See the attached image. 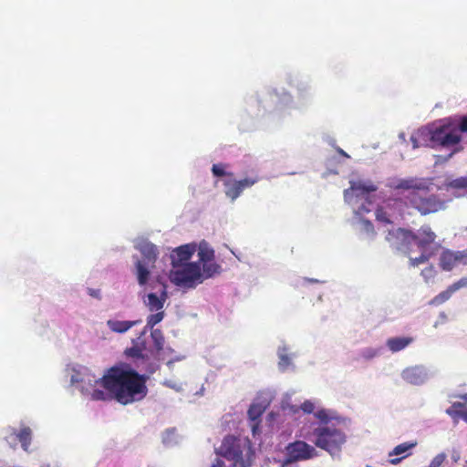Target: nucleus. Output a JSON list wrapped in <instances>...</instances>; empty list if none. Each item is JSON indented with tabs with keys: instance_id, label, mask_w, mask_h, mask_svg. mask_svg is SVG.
I'll list each match as a JSON object with an SVG mask.
<instances>
[{
	"instance_id": "12",
	"label": "nucleus",
	"mask_w": 467,
	"mask_h": 467,
	"mask_svg": "<svg viewBox=\"0 0 467 467\" xmlns=\"http://www.w3.org/2000/svg\"><path fill=\"white\" fill-rule=\"evenodd\" d=\"M417 441H409L398 444L389 452V462L392 465H397L405 458L412 454L413 450L417 447Z\"/></svg>"
},
{
	"instance_id": "28",
	"label": "nucleus",
	"mask_w": 467,
	"mask_h": 467,
	"mask_svg": "<svg viewBox=\"0 0 467 467\" xmlns=\"http://www.w3.org/2000/svg\"><path fill=\"white\" fill-rule=\"evenodd\" d=\"M199 259L203 264L211 262L214 257V251L206 245H201L198 252Z\"/></svg>"
},
{
	"instance_id": "1",
	"label": "nucleus",
	"mask_w": 467,
	"mask_h": 467,
	"mask_svg": "<svg viewBox=\"0 0 467 467\" xmlns=\"http://www.w3.org/2000/svg\"><path fill=\"white\" fill-rule=\"evenodd\" d=\"M147 379L145 375L139 374L127 364L116 365L95 381L100 383L105 390L93 389L90 397L93 400L114 399L122 405H128L146 397Z\"/></svg>"
},
{
	"instance_id": "42",
	"label": "nucleus",
	"mask_w": 467,
	"mask_h": 467,
	"mask_svg": "<svg viewBox=\"0 0 467 467\" xmlns=\"http://www.w3.org/2000/svg\"><path fill=\"white\" fill-rule=\"evenodd\" d=\"M451 285L455 292L461 288L467 287V276L462 277L461 279L454 282Z\"/></svg>"
},
{
	"instance_id": "47",
	"label": "nucleus",
	"mask_w": 467,
	"mask_h": 467,
	"mask_svg": "<svg viewBox=\"0 0 467 467\" xmlns=\"http://www.w3.org/2000/svg\"><path fill=\"white\" fill-rule=\"evenodd\" d=\"M434 274H435V271H434L433 266L426 267L421 272V275L424 276L425 279L433 277Z\"/></svg>"
},
{
	"instance_id": "21",
	"label": "nucleus",
	"mask_w": 467,
	"mask_h": 467,
	"mask_svg": "<svg viewBox=\"0 0 467 467\" xmlns=\"http://www.w3.org/2000/svg\"><path fill=\"white\" fill-rule=\"evenodd\" d=\"M148 265L140 260L136 262V275L140 285H146L149 280L150 273L148 269Z\"/></svg>"
},
{
	"instance_id": "37",
	"label": "nucleus",
	"mask_w": 467,
	"mask_h": 467,
	"mask_svg": "<svg viewBox=\"0 0 467 467\" xmlns=\"http://www.w3.org/2000/svg\"><path fill=\"white\" fill-rule=\"evenodd\" d=\"M145 333H146V330H143L140 333V335L135 340H133V342H132L133 346L139 347V348H140V350L143 353L146 350V340L144 338Z\"/></svg>"
},
{
	"instance_id": "45",
	"label": "nucleus",
	"mask_w": 467,
	"mask_h": 467,
	"mask_svg": "<svg viewBox=\"0 0 467 467\" xmlns=\"http://www.w3.org/2000/svg\"><path fill=\"white\" fill-rule=\"evenodd\" d=\"M462 150V147H459L457 149H455L453 151H451L450 154H448L447 156L443 157V156H437V161H436V163L438 162H445L447 161H449L452 155L458 151H460Z\"/></svg>"
},
{
	"instance_id": "49",
	"label": "nucleus",
	"mask_w": 467,
	"mask_h": 467,
	"mask_svg": "<svg viewBox=\"0 0 467 467\" xmlns=\"http://www.w3.org/2000/svg\"><path fill=\"white\" fill-rule=\"evenodd\" d=\"M89 295L93 297L99 298V290L89 289Z\"/></svg>"
},
{
	"instance_id": "48",
	"label": "nucleus",
	"mask_w": 467,
	"mask_h": 467,
	"mask_svg": "<svg viewBox=\"0 0 467 467\" xmlns=\"http://www.w3.org/2000/svg\"><path fill=\"white\" fill-rule=\"evenodd\" d=\"M363 225L368 233H370L372 235L375 234L374 226L371 222L366 220L363 222Z\"/></svg>"
},
{
	"instance_id": "11",
	"label": "nucleus",
	"mask_w": 467,
	"mask_h": 467,
	"mask_svg": "<svg viewBox=\"0 0 467 467\" xmlns=\"http://www.w3.org/2000/svg\"><path fill=\"white\" fill-rule=\"evenodd\" d=\"M160 285L161 288L158 293L150 292L143 297V303L150 312L162 310L168 299L167 285L163 283Z\"/></svg>"
},
{
	"instance_id": "16",
	"label": "nucleus",
	"mask_w": 467,
	"mask_h": 467,
	"mask_svg": "<svg viewBox=\"0 0 467 467\" xmlns=\"http://www.w3.org/2000/svg\"><path fill=\"white\" fill-rule=\"evenodd\" d=\"M401 376L406 382L413 385L421 384L425 379L422 368L419 367L407 368L402 371Z\"/></svg>"
},
{
	"instance_id": "31",
	"label": "nucleus",
	"mask_w": 467,
	"mask_h": 467,
	"mask_svg": "<svg viewBox=\"0 0 467 467\" xmlns=\"http://www.w3.org/2000/svg\"><path fill=\"white\" fill-rule=\"evenodd\" d=\"M467 408L464 403L454 402L449 409L446 410V413L451 417H458Z\"/></svg>"
},
{
	"instance_id": "27",
	"label": "nucleus",
	"mask_w": 467,
	"mask_h": 467,
	"mask_svg": "<svg viewBox=\"0 0 467 467\" xmlns=\"http://www.w3.org/2000/svg\"><path fill=\"white\" fill-rule=\"evenodd\" d=\"M125 354L127 357L137 359V360H145L148 359L149 357L146 353H143L139 347H132L127 348L125 350Z\"/></svg>"
},
{
	"instance_id": "39",
	"label": "nucleus",
	"mask_w": 467,
	"mask_h": 467,
	"mask_svg": "<svg viewBox=\"0 0 467 467\" xmlns=\"http://www.w3.org/2000/svg\"><path fill=\"white\" fill-rule=\"evenodd\" d=\"M417 131H426L427 134H423L421 137H420V141L421 142H424L422 144V146H425V147H432V143L431 142V133H430V129L428 128H421V129H419Z\"/></svg>"
},
{
	"instance_id": "32",
	"label": "nucleus",
	"mask_w": 467,
	"mask_h": 467,
	"mask_svg": "<svg viewBox=\"0 0 467 467\" xmlns=\"http://www.w3.org/2000/svg\"><path fill=\"white\" fill-rule=\"evenodd\" d=\"M279 361L278 365L280 368L285 369L291 364V358L287 354V349L285 348H282L278 352Z\"/></svg>"
},
{
	"instance_id": "22",
	"label": "nucleus",
	"mask_w": 467,
	"mask_h": 467,
	"mask_svg": "<svg viewBox=\"0 0 467 467\" xmlns=\"http://www.w3.org/2000/svg\"><path fill=\"white\" fill-rule=\"evenodd\" d=\"M18 441L25 451H29V445L32 440V431L29 427H23L16 434Z\"/></svg>"
},
{
	"instance_id": "51",
	"label": "nucleus",
	"mask_w": 467,
	"mask_h": 467,
	"mask_svg": "<svg viewBox=\"0 0 467 467\" xmlns=\"http://www.w3.org/2000/svg\"><path fill=\"white\" fill-rule=\"evenodd\" d=\"M455 398H459V399L463 400L464 401L467 402V393L463 394V395H457V396H455Z\"/></svg>"
},
{
	"instance_id": "7",
	"label": "nucleus",
	"mask_w": 467,
	"mask_h": 467,
	"mask_svg": "<svg viewBox=\"0 0 467 467\" xmlns=\"http://www.w3.org/2000/svg\"><path fill=\"white\" fill-rule=\"evenodd\" d=\"M430 133L432 147L435 145L443 147L456 145L462 140V137L451 130L450 124H442L430 129Z\"/></svg>"
},
{
	"instance_id": "46",
	"label": "nucleus",
	"mask_w": 467,
	"mask_h": 467,
	"mask_svg": "<svg viewBox=\"0 0 467 467\" xmlns=\"http://www.w3.org/2000/svg\"><path fill=\"white\" fill-rule=\"evenodd\" d=\"M458 129L461 132H467V115L461 118Z\"/></svg>"
},
{
	"instance_id": "17",
	"label": "nucleus",
	"mask_w": 467,
	"mask_h": 467,
	"mask_svg": "<svg viewBox=\"0 0 467 467\" xmlns=\"http://www.w3.org/2000/svg\"><path fill=\"white\" fill-rule=\"evenodd\" d=\"M139 250L143 255L146 264H154L158 256V249L156 245L150 243H145L139 246Z\"/></svg>"
},
{
	"instance_id": "3",
	"label": "nucleus",
	"mask_w": 467,
	"mask_h": 467,
	"mask_svg": "<svg viewBox=\"0 0 467 467\" xmlns=\"http://www.w3.org/2000/svg\"><path fill=\"white\" fill-rule=\"evenodd\" d=\"M421 192L426 193L424 191H414L408 192L405 196L406 203L416 209L421 215L439 212L445 207V202L438 196L434 194L423 196Z\"/></svg>"
},
{
	"instance_id": "15",
	"label": "nucleus",
	"mask_w": 467,
	"mask_h": 467,
	"mask_svg": "<svg viewBox=\"0 0 467 467\" xmlns=\"http://www.w3.org/2000/svg\"><path fill=\"white\" fill-rule=\"evenodd\" d=\"M194 252L195 246L192 244H184L177 247L172 251L171 255L172 265L175 266L188 261Z\"/></svg>"
},
{
	"instance_id": "23",
	"label": "nucleus",
	"mask_w": 467,
	"mask_h": 467,
	"mask_svg": "<svg viewBox=\"0 0 467 467\" xmlns=\"http://www.w3.org/2000/svg\"><path fill=\"white\" fill-rule=\"evenodd\" d=\"M150 337L157 352L159 353L162 351L165 344V338L162 331L159 328L151 329Z\"/></svg>"
},
{
	"instance_id": "14",
	"label": "nucleus",
	"mask_w": 467,
	"mask_h": 467,
	"mask_svg": "<svg viewBox=\"0 0 467 467\" xmlns=\"http://www.w3.org/2000/svg\"><path fill=\"white\" fill-rule=\"evenodd\" d=\"M414 243L421 251H428V247L435 243L436 234L430 225H422L414 233Z\"/></svg>"
},
{
	"instance_id": "8",
	"label": "nucleus",
	"mask_w": 467,
	"mask_h": 467,
	"mask_svg": "<svg viewBox=\"0 0 467 467\" xmlns=\"http://www.w3.org/2000/svg\"><path fill=\"white\" fill-rule=\"evenodd\" d=\"M458 265H467V248L457 251L443 249L439 258L441 269L450 272Z\"/></svg>"
},
{
	"instance_id": "40",
	"label": "nucleus",
	"mask_w": 467,
	"mask_h": 467,
	"mask_svg": "<svg viewBox=\"0 0 467 467\" xmlns=\"http://www.w3.org/2000/svg\"><path fill=\"white\" fill-rule=\"evenodd\" d=\"M213 174L217 177L224 176V175H232V173H226L224 171V165L220 164H213L212 168Z\"/></svg>"
},
{
	"instance_id": "50",
	"label": "nucleus",
	"mask_w": 467,
	"mask_h": 467,
	"mask_svg": "<svg viewBox=\"0 0 467 467\" xmlns=\"http://www.w3.org/2000/svg\"><path fill=\"white\" fill-rule=\"evenodd\" d=\"M458 417H461L464 421L467 422V409L465 410H463L462 413L461 415H459Z\"/></svg>"
},
{
	"instance_id": "19",
	"label": "nucleus",
	"mask_w": 467,
	"mask_h": 467,
	"mask_svg": "<svg viewBox=\"0 0 467 467\" xmlns=\"http://www.w3.org/2000/svg\"><path fill=\"white\" fill-rule=\"evenodd\" d=\"M224 186H225V194L232 201H234L235 199H237L243 192V190H242L241 185L238 181L227 180L224 182Z\"/></svg>"
},
{
	"instance_id": "30",
	"label": "nucleus",
	"mask_w": 467,
	"mask_h": 467,
	"mask_svg": "<svg viewBox=\"0 0 467 467\" xmlns=\"http://www.w3.org/2000/svg\"><path fill=\"white\" fill-rule=\"evenodd\" d=\"M434 254L433 252L421 251V254L419 257L410 258V263L412 266H418L420 264H424Z\"/></svg>"
},
{
	"instance_id": "13",
	"label": "nucleus",
	"mask_w": 467,
	"mask_h": 467,
	"mask_svg": "<svg viewBox=\"0 0 467 467\" xmlns=\"http://www.w3.org/2000/svg\"><path fill=\"white\" fill-rule=\"evenodd\" d=\"M377 185L372 182H350V187L344 191V197L347 201H350L355 197H365L369 192H376Z\"/></svg>"
},
{
	"instance_id": "5",
	"label": "nucleus",
	"mask_w": 467,
	"mask_h": 467,
	"mask_svg": "<svg viewBox=\"0 0 467 467\" xmlns=\"http://www.w3.org/2000/svg\"><path fill=\"white\" fill-rule=\"evenodd\" d=\"M317 455V451L312 445L304 441H295L285 446V457L282 467H287L293 462L310 460Z\"/></svg>"
},
{
	"instance_id": "20",
	"label": "nucleus",
	"mask_w": 467,
	"mask_h": 467,
	"mask_svg": "<svg viewBox=\"0 0 467 467\" xmlns=\"http://www.w3.org/2000/svg\"><path fill=\"white\" fill-rule=\"evenodd\" d=\"M138 323H140L139 320H136V321L109 320L107 324H108V327L110 328V330L117 332V333H124Z\"/></svg>"
},
{
	"instance_id": "24",
	"label": "nucleus",
	"mask_w": 467,
	"mask_h": 467,
	"mask_svg": "<svg viewBox=\"0 0 467 467\" xmlns=\"http://www.w3.org/2000/svg\"><path fill=\"white\" fill-rule=\"evenodd\" d=\"M265 410V406L260 403H253L248 409L247 415L252 421L259 420Z\"/></svg>"
},
{
	"instance_id": "29",
	"label": "nucleus",
	"mask_w": 467,
	"mask_h": 467,
	"mask_svg": "<svg viewBox=\"0 0 467 467\" xmlns=\"http://www.w3.org/2000/svg\"><path fill=\"white\" fill-rule=\"evenodd\" d=\"M447 187L456 190L467 189V176L456 178L447 182Z\"/></svg>"
},
{
	"instance_id": "26",
	"label": "nucleus",
	"mask_w": 467,
	"mask_h": 467,
	"mask_svg": "<svg viewBox=\"0 0 467 467\" xmlns=\"http://www.w3.org/2000/svg\"><path fill=\"white\" fill-rule=\"evenodd\" d=\"M165 317V313L163 310L156 311L155 314H151L147 317V324L144 330L147 328L154 329L153 327L162 321Z\"/></svg>"
},
{
	"instance_id": "44",
	"label": "nucleus",
	"mask_w": 467,
	"mask_h": 467,
	"mask_svg": "<svg viewBox=\"0 0 467 467\" xmlns=\"http://www.w3.org/2000/svg\"><path fill=\"white\" fill-rule=\"evenodd\" d=\"M301 409L306 413H312L314 411L315 406L311 401L306 400L302 403Z\"/></svg>"
},
{
	"instance_id": "54",
	"label": "nucleus",
	"mask_w": 467,
	"mask_h": 467,
	"mask_svg": "<svg viewBox=\"0 0 467 467\" xmlns=\"http://www.w3.org/2000/svg\"><path fill=\"white\" fill-rule=\"evenodd\" d=\"M256 427H257V423H256V424H254V426H253V431H254V432L255 431Z\"/></svg>"
},
{
	"instance_id": "2",
	"label": "nucleus",
	"mask_w": 467,
	"mask_h": 467,
	"mask_svg": "<svg viewBox=\"0 0 467 467\" xmlns=\"http://www.w3.org/2000/svg\"><path fill=\"white\" fill-rule=\"evenodd\" d=\"M301 436L333 457L339 455L347 441L346 433L334 424H313L309 430L303 429Z\"/></svg>"
},
{
	"instance_id": "18",
	"label": "nucleus",
	"mask_w": 467,
	"mask_h": 467,
	"mask_svg": "<svg viewBox=\"0 0 467 467\" xmlns=\"http://www.w3.org/2000/svg\"><path fill=\"white\" fill-rule=\"evenodd\" d=\"M412 340L413 338L410 337H390L387 340L386 345L392 352H398L408 347Z\"/></svg>"
},
{
	"instance_id": "34",
	"label": "nucleus",
	"mask_w": 467,
	"mask_h": 467,
	"mask_svg": "<svg viewBox=\"0 0 467 467\" xmlns=\"http://www.w3.org/2000/svg\"><path fill=\"white\" fill-rule=\"evenodd\" d=\"M379 354V351L376 348H367L360 351V357L366 360H370L377 357Z\"/></svg>"
},
{
	"instance_id": "38",
	"label": "nucleus",
	"mask_w": 467,
	"mask_h": 467,
	"mask_svg": "<svg viewBox=\"0 0 467 467\" xmlns=\"http://www.w3.org/2000/svg\"><path fill=\"white\" fill-rule=\"evenodd\" d=\"M259 178L257 176L255 177H249L243 180L238 181L242 190L244 191L246 188L252 187L254 183L258 182Z\"/></svg>"
},
{
	"instance_id": "53",
	"label": "nucleus",
	"mask_w": 467,
	"mask_h": 467,
	"mask_svg": "<svg viewBox=\"0 0 467 467\" xmlns=\"http://www.w3.org/2000/svg\"><path fill=\"white\" fill-rule=\"evenodd\" d=\"M339 153L346 156V157H348V154L341 149L338 150Z\"/></svg>"
},
{
	"instance_id": "52",
	"label": "nucleus",
	"mask_w": 467,
	"mask_h": 467,
	"mask_svg": "<svg viewBox=\"0 0 467 467\" xmlns=\"http://www.w3.org/2000/svg\"><path fill=\"white\" fill-rule=\"evenodd\" d=\"M223 462L221 460H217L216 464H213V467H222Z\"/></svg>"
},
{
	"instance_id": "4",
	"label": "nucleus",
	"mask_w": 467,
	"mask_h": 467,
	"mask_svg": "<svg viewBox=\"0 0 467 467\" xmlns=\"http://www.w3.org/2000/svg\"><path fill=\"white\" fill-rule=\"evenodd\" d=\"M245 448V444H243L241 440L227 436L220 446V453L227 460L233 461V467H247L250 465V460L244 457Z\"/></svg>"
},
{
	"instance_id": "33",
	"label": "nucleus",
	"mask_w": 467,
	"mask_h": 467,
	"mask_svg": "<svg viewBox=\"0 0 467 467\" xmlns=\"http://www.w3.org/2000/svg\"><path fill=\"white\" fill-rule=\"evenodd\" d=\"M220 268V265L216 263L208 262L203 264V273L206 277H211L215 274H219Z\"/></svg>"
},
{
	"instance_id": "36",
	"label": "nucleus",
	"mask_w": 467,
	"mask_h": 467,
	"mask_svg": "<svg viewBox=\"0 0 467 467\" xmlns=\"http://www.w3.org/2000/svg\"><path fill=\"white\" fill-rule=\"evenodd\" d=\"M424 134V131H416L414 132L411 136H410V141L412 143V147L413 149H417V148H420V147H422V144L424 142H421L420 141V137ZM425 134H427V132L425 131Z\"/></svg>"
},
{
	"instance_id": "41",
	"label": "nucleus",
	"mask_w": 467,
	"mask_h": 467,
	"mask_svg": "<svg viewBox=\"0 0 467 467\" xmlns=\"http://www.w3.org/2000/svg\"><path fill=\"white\" fill-rule=\"evenodd\" d=\"M446 459V455L444 453L437 454L430 462L428 467H441Z\"/></svg>"
},
{
	"instance_id": "10",
	"label": "nucleus",
	"mask_w": 467,
	"mask_h": 467,
	"mask_svg": "<svg viewBox=\"0 0 467 467\" xmlns=\"http://www.w3.org/2000/svg\"><path fill=\"white\" fill-rule=\"evenodd\" d=\"M386 240L396 249H401L414 243V233L410 230L397 228L389 231L386 236Z\"/></svg>"
},
{
	"instance_id": "6",
	"label": "nucleus",
	"mask_w": 467,
	"mask_h": 467,
	"mask_svg": "<svg viewBox=\"0 0 467 467\" xmlns=\"http://www.w3.org/2000/svg\"><path fill=\"white\" fill-rule=\"evenodd\" d=\"M172 282L179 286L193 288L198 283H202L201 267L198 263H188L181 270L176 271L172 276Z\"/></svg>"
},
{
	"instance_id": "43",
	"label": "nucleus",
	"mask_w": 467,
	"mask_h": 467,
	"mask_svg": "<svg viewBox=\"0 0 467 467\" xmlns=\"http://www.w3.org/2000/svg\"><path fill=\"white\" fill-rule=\"evenodd\" d=\"M315 416L320 420L322 422H324V424H328V420H329V416H328V413L326 410H320L316 412Z\"/></svg>"
},
{
	"instance_id": "9",
	"label": "nucleus",
	"mask_w": 467,
	"mask_h": 467,
	"mask_svg": "<svg viewBox=\"0 0 467 467\" xmlns=\"http://www.w3.org/2000/svg\"><path fill=\"white\" fill-rule=\"evenodd\" d=\"M431 182L428 179L410 177L405 179H395L389 183L393 190H404L410 192L424 191L429 192Z\"/></svg>"
},
{
	"instance_id": "35",
	"label": "nucleus",
	"mask_w": 467,
	"mask_h": 467,
	"mask_svg": "<svg viewBox=\"0 0 467 467\" xmlns=\"http://www.w3.org/2000/svg\"><path fill=\"white\" fill-rule=\"evenodd\" d=\"M376 219L379 222H382L384 223H391V220L389 219V216L388 215L387 212L382 207L377 208L375 212Z\"/></svg>"
},
{
	"instance_id": "25",
	"label": "nucleus",
	"mask_w": 467,
	"mask_h": 467,
	"mask_svg": "<svg viewBox=\"0 0 467 467\" xmlns=\"http://www.w3.org/2000/svg\"><path fill=\"white\" fill-rule=\"evenodd\" d=\"M455 293V291L453 290V288L451 287V285H449L446 290L441 292L440 294H438L437 296H435L432 300H431V304L432 305H441L443 304L444 302H446L447 300H449L451 298V296H452V294Z\"/></svg>"
}]
</instances>
